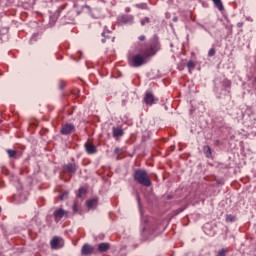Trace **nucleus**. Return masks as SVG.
Here are the masks:
<instances>
[{"label": "nucleus", "mask_w": 256, "mask_h": 256, "mask_svg": "<svg viewBox=\"0 0 256 256\" xmlns=\"http://www.w3.org/2000/svg\"><path fill=\"white\" fill-rule=\"evenodd\" d=\"M135 49L141 54L134 55L130 61V65L131 67H141L147 63L149 57L157 55L161 50L159 36L154 35L149 42L144 45L142 43H137Z\"/></svg>", "instance_id": "f257e3e1"}, {"label": "nucleus", "mask_w": 256, "mask_h": 256, "mask_svg": "<svg viewBox=\"0 0 256 256\" xmlns=\"http://www.w3.org/2000/svg\"><path fill=\"white\" fill-rule=\"evenodd\" d=\"M133 177L134 181H136V183H139V185H143V187H151V179L149 178V174H147L146 170H135Z\"/></svg>", "instance_id": "f03ea898"}, {"label": "nucleus", "mask_w": 256, "mask_h": 256, "mask_svg": "<svg viewBox=\"0 0 256 256\" xmlns=\"http://www.w3.org/2000/svg\"><path fill=\"white\" fill-rule=\"evenodd\" d=\"M65 245V240L59 236H54L50 241L51 249H62Z\"/></svg>", "instance_id": "7ed1b4c3"}, {"label": "nucleus", "mask_w": 256, "mask_h": 256, "mask_svg": "<svg viewBox=\"0 0 256 256\" xmlns=\"http://www.w3.org/2000/svg\"><path fill=\"white\" fill-rule=\"evenodd\" d=\"M53 215L56 223H59V221H61L63 217H65L66 219L69 217V211L63 210V208H59L56 211H54Z\"/></svg>", "instance_id": "20e7f679"}, {"label": "nucleus", "mask_w": 256, "mask_h": 256, "mask_svg": "<svg viewBox=\"0 0 256 256\" xmlns=\"http://www.w3.org/2000/svg\"><path fill=\"white\" fill-rule=\"evenodd\" d=\"M75 131V125L72 123H67L62 126L60 133L61 135H71V133H74Z\"/></svg>", "instance_id": "39448f33"}, {"label": "nucleus", "mask_w": 256, "mask_h": 256, "mask_svg": "<svg viewBox=\"0 0 256 256\" xmlns=\"http://www.w3.org/2000/svg\"><path fill=\"white\" fill-rule=\"evenodd\" d=\"M65 173H70L71 175H75L77 173V164L68 163L63 167Z\"/></svg>", "instance_id": "423d86ee"}, {"label": "nucleus", "mask_w": 256, "mask_h": 256, "mask_svg": "<svg viewBox=\"0 0 256 256\" xmlns=\"http://www.w3.org/2000/svg\"><path fill=\"white\" fill-rule=\"evenodd\" d=\"M157 101V98L153 95L151 92H146L144 97V103L147 105H154V103Z\"/></svg>", "instance_id": "0eeeda50"}, {"label": "nucleus", "mask_w": 256, "mask_h": 256, "mask_svg": "<svg viewBox=\"0 0 256 256\" xmlns=\"http://www.w3.org/2000/svg\"><path fill=\"white\" fill-rule=\"evenodd\" d=\"M118 23L120 25H125L127 23H133V16L132 15H122L118 18Z\"/></svg>", "instance_id": "6e6552de"}, {"label": "nucleus", "mask_w": 256, "mask_h": 256, "mask_svg": "<svg viewBox=\"0 0 256 256\" xmlns=\"http://www.w3.org/2000/svg\"><path fill=\"white\" fill-rule=\"evenodd\" d=\"M84 147H85V150L88 153V155H93V154L97 153V148L95 147V145H93L89 142H86Z\"/></svg>", "instance_id": "1a4fd4ad"}, {"label": "nucleus", "mask_w": 256, "mask_h": 256, "mask_svg": "<svg viewBox=\"0 0 256 256\" xmlns=\"http://www.w3.org/2000/svg\"><path fill=\"white\" fill-rule=\"evenodd\" d=\"M111 249V244L107 242H102L98 244V252L100 253H107Z\"/></svg>", "instance_id": "9d476101"}, {"label": "nucleus", "mask_w": 256, "mask_h": 256, "mask_svg": "<svg viewBox=\"0 0 256 256\" xmlns=\"http://www.w3.org/2000/svg\"><path fill=\"white\" fill-rule=\"evenodd\" d=\"M81 254L82 255H91V254H93V246H91L90 244H84L82 246Z\"/></svg>", "instance_id": "9b49d317"}, {"label": "nucleus", "mask_w": 256, "mask_h": 256, "mask_svg": "<svg viewBox=\"0 0 256 256\" xmlns=\"http://www.w3.org/2000/svg\"><path fill=\"white\" fill-rule=\"evenodd\" d=\"M112 133H113V137H115V138L123 137V135H124L123 128L113 127Z\"/></svg>", "instance_id": "f8f14e48"}, {"label": "nucleus", "mask_w": 256, "mask_h": 256, "mask_svg": "<svg viewBox=\"0 0 256 256\" xmlns=\"http://www.w3.org/2000/svg\"><path fill=\"white\" fill-rule=\"evenodd\" d=\"M97 202H98L97 198H92L86 201V205L88 209H94V207H97Z\"/></svg>", "instance_id": "ddd939ff"}, {"label": "nucleus", "mask_w": 256, "mask_h": 256, "mask_svg": "<svg viewBox=\"0 0 256 256\" xmlns=\"http://www.w3.org/2000/svg\"><path fill=\"white\" fill-rule=\"evenodd\" d=\"M6 153H8V157H10V159H19V156L16 150L8 149L6 150Z\"/></svg>", "instance_id": "4468645a"}, {"label": "nucleus", "mask_w": 256, "mask_h": 256, "mask_svg": "<svg viewBox=\"0 0 256 256\" xmlns=\"http://www.w3.org/2000/svg\"><path fill=\"white\" fill-rule=\"evenodd\" d=\"M213 1V3H214V5H215V7H217V9L219 10V11H223V2H221V0H212Z\"/></svg>", "instance_id": "2eb2a0df"}, {"label": "nucleus", "mask_w": 256, "mask_h": 256, "mask_svg": "<svg viewBox=\"0 0 256 256\" xmlns=\"http://www.w3.org/2000/svg\"><path fill=\"white\" fill-rule=\"evenodd\" d=\"M187 67L189 69V72L191 73V71H193V69H195L196 67V64L194 61L190 60L187 62Z\"/></svg>", "instance_id": "dca6fc26"}, {"label": "nucleus", "mask_w": 256, "mask_h": 256, "mask_svg": "<svg viewBox=\"0 0 256 256\" xmlns=\"http://www.w3.org/2000/svg\"><path fill=\"white\" fill-rule=\"evenodd\" d=\"M140 23H141L142 27H145L146 23H151V19L149 17H145L140 20Z\"/></svg>", "instance_id": "f3484780"}, {"label": "nucleus", "mask_w": 256, "mask_h": 256, "mask_svg": "<svg viewBox=\"0 0 256 256\" xmlns=\"http://www.w3.org/2000/svg\"><path fill=\"white\" fill-rule=\"evenodd\" d=\"M235 216H233V215H227L226 216V221H227V223H233L234 221H235Z\"/></svg>", "instance_id": "a211bd4d"}, {"label": "nucleus", "mask_w": 256, "mask_h": 256, "mask_svg": "<svg viewBox=\"0 0 256 256\" xmlns=\"http://www.w3.org/2000/svg\"><path fill=\"white\" fill-rule=\"evenodd\" d=\"M204 151L206 153V157H211V147L205 146Z\"/></svg>", "instance_id": "6ab92c4d"}, {"label": "nucleus", "mask_w": 256, "mask_h": 256, "mask_svg": "<svg viewBox=\"0 0 256 256\" xmlns=\"http://www.w3.org/2000/svg\"><path fill=\"white\" fill-rule=\"evenodd\" d=\"M87 190L85 188H80L79 193L77 194V197L81 199L83 197V193H86Z\"/></svg>", "instance_id": "aec40b11"}, {"label": "nucleus", "mask_w": 256, "mask_h": 256, "mask_svg": "<svg viewBox=\"0 0 256 256\" xmlns=\"http://www.w3.org/2000/svg\"><path fill=\"white\" fill-rule=\"evenodd\" d=\"M208 57H215V48H211L208 51Z\"/></svg>", "instance_id": "412c9836"}, {"label": "nucleus", "mask_w": 256, "mask_h": 256, "mask_svg": "<svg viewBox=\"0 0 256 256\" xmlns=\"http://www.w3.org/2000/svg\"><path fill=\"white\" fill-rule=\"evenodd\" d=\"M72 210L74 213H77L79 211V205H77V202H75L72 206Z\"/></svg>", "instance_id": "4be33fe9"}, {"label": "nucleus", "mask_w": 256, "mask_h": 256, "mask_svg": "<svg viewBox=\"0 0 256 256\" xmlns=\"http://www.w3.org/2000/svg\"><path fill=\"white\" fill-rule=\"evenodd\" d=\"M227 251L225 249H221L218 251L217 256H226Z\"/></svg>", "instance_id": "5701e85b"}, {"label": "nucleus", "mask_w": 256, "mask_h": 256, "mask_svg": "<svg viewBox=\"0 0 256 256\" xmlns=\"http://www.w3.org/2000/svg\"><path fill=\"white\" fill-rule=\"evenodd\" d=\"M114 152L118 156L121 155V149L120 148H115ZM117 159H119V157H117Z\"/></svg>", "instance_id": "b1692460"}, {"label": "nucleus", "mask_w": 256, "mask_h": 256, "mask_svg": "<svg viewBox=\"0 0 256 256\" xmlns=\"http://www.w3.org/2000/svg\"><path fill=\"white\" fill-rule=\"evenodd\" d=\"M65 82L64 81H60V84H59V89H65Z\"/></svg>", "instance_id": "393cba45"}, {"label": "nucleus", "mask_w": 256, "mask_h": 256, "mask_svg": "<svg viewBox=\"0 0 256 256\" xmlns=\"http://www.w3.org/2000/svg\"><path fill=\"white\" fill-rule=\"evenodd\" d=\"M137 7L140 9H147V4H138Z\"/></svg>", "instance_id": "a878e982"}, {"label": "nucleus", "mask_w": 256, "mask_h": 256, "mask_svg": "<svg viewBox=\"0 0 256 256\" xmlns=\"http://www.w3.org/2000/svg\"><path fill=\"white\" fill-rule=\"evenodd\" d=\"M145 39H146L145 35H141L138 37L139 41H145Z\"/></svg>", "instance_id": "bb28decb"}, {"label": "nucleus", "mask_w": 256, "mask_h": 256, "mask_svg": "<svg viewBox=\"0 0 256 256\" xmlns=\"http://www.w3.org/2000/svg\"><path fill=\"white\" fill-rule=\"evenodd\" d=\"M237 27H239V28L243 27V22H238Z\"/></svg>", "instance_id": "cd10ccee"}, {"label": "nucleus", "mask_w": 256, "mask_h": 256, "mask_svg": "<svg viewBox=\"0 0 256 256\" xmlns=\"http://www.w3.org/2000/svg\"><path fill=\"white\" fill-rule=\"evenodd\" d=\"M166 199H168V201L171 200V199H173V195H168V196L166 197Z\"/></svg>", "instance_id": "c85d7f7f"}, {"label": "nucleus", "mask_w": 256, "mask_h": 256, "mask_svg": "<svg viewBox=\"0 0 256 256\" xmlns=\"http://www.w3.org/2000/svg\"><path fill=\"white\" fill-rule=\"evenodd\" d=\"M183 211H185V208L178 209V213H183Z\"/></svg>", "instance_id": "c756f323"}, {"label": "nucleus", "mask_w": 256, "mask_h": 256, "mask_svg": "<svg viewBox=\"0 0 256 256\" xmlns=\"http://www.w3.org/2000/svg\"><path fill=\"white\" fill-rule=\"evenodd\" d=\"M183 211H185V208L178 209V213H183Z\"/></svg>", "instance_id": "7c9ffc66"}, {"label": "nucleus", "mask_w": 256, "mask_h": 256, "mask_svg": "<svg viewBox=\"0 0 256 256\" xmlns=\"http://www.w3.org/2000/svg\"><path fill=\"white\" fill-rule=\"evenodd\" d=\"M137 201H138V203L141 202V198L139 197V194H137Z\"/></svg>", "instance_id": "2f4dec72"}, {"label": "nucleus", "mask_w": 256, "mask_h": 256, "mask_svg": "<svg viewBox=\"0 0 256 256\" xmlns=\"http://www.w3.org/2000/svg\"><path fill=\"white\" fill-rule=\"evenodd\" d=\"M226 86L231 87V82H230V81H227Z\"/></svg>", "instance_id": "473e14b6"}, {"label": "nucleus", "mask_w": 256, "mask_h": 256, "mask_svg": "<svg viewBox=\"0 0 256 256\" xmlns=\"http://www.w3.org/2000/svg\"><path fill=\"white\" fill-rule=\"evenodd\" d=\"M173 21H174V22H177V21H178V18H177V17H174V18H173Z\"/></svg>", "instance_id": "72a5a7b5"}, {"label": "nucleus", "mask_w": 256, "mask_h": 256, "mask_svg": "<svg viewBox=\"0 0 256 256\" xmlns=\"http://www.w3.org/2000/svg\"><path fill=\"white\" fill-rule=\"evenodd\" d=\"M63 197H65V194L60 195L61 200H63Z\"/></svg>", "instance_id": "f704fd0d"}, {"label": "nucleus", "mask_w": 256, "mask_h": 256, "mask_svg": "<svg viewBox=\"0 0 256 256\" xmlns=\"http://www.w3.org/2000/svg\"><path fill=\"white\" fill-rule=\"evenodd\" d=\"M102 37H105V32L102 33Z\"/></svg>", "instance_id": "c9c22d12"}, {"label": "nucleus", "mask_w": 256, "mask_h": 256, "mask_svg": "<svg viewBox=\"0 0 256 256\" xmlns=\"http://www.w3.org/2000/svg\"><path fill=\"white\" fill-rule=\"evenodd\" d=\"M85 7H86V9H90V7H89V6H87V5H86Z\"/></svg>", "instance_id": "e433bc0d"}, {"label": "nucleus", "mask_w": 256, "mask_h": 256, "mask_svg": "<svg viewBox=\"0 0 256 256\" xmlns=\"http://www.w3.org/2000/svg\"><path fill=\"white\" fill-rule=\"evenodd\" d=\"M102 43H105V39H102Z\"/></svg>", "instance_id": "4c0bfd02"}, {"label": "nucleus", "mask_w": 256, "mask_h": 256, "mask_svg": "<svg viewBox=\"0 0 256 256\" xmlns=\"http://www.w3.org/2000/svg\"><path fill=\"white\" fill-rule=\"evenodd\" d=\"M142 231H145V228H143Z\"/></svg>", "instance_id": "58836bf2"}, {"label": "nucleus", "mask_w": 256, "mask_h": 256, "mask_svg": "<svg viewBox=\"0 0 256 256\" xmlns=\"http://www.w3.org/2000/svg\"><path fill=\"white\" fill-rule=\"evenodd\" d=\"M0 213H1V207H0Z\"/></svg>", "instance_id": "ea45409f"}]
</instances>
